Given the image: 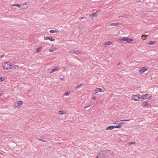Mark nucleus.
<instances>
[{
	"label": "nucleus",
	"mask_w": 158,
	"mask_h": 158,
	"mask_svg": "<svg viewBox=\"0 0 158 158\" xmlns=\"http://www.w3.org/2000/svg\"><path fill=\"white\" fill-rule=\"evenodd\" d=\"M135 143V142H130L128 143L129 144H134Z\"/></svg>",
	"instance_id": "nucleus-31"
},
{
	"label": "nucleus",
	"mask_w": 158,
	"mask_h": 158,
	"mask_svg": "<svg viewBox=\"0 0 158 158\" xmlns=\"http://www.w3.org/2000/svg\"><path fill=\"white\" fill-rule=\"evenodd\" d=\"M60 69V67H57L56 68H54L53 69H52V71H51L50 72V73H53V72H54L56 71H58Z\"/></svg>",
	"instance_id": "nucleus-10"
},
{
	"label": "nucleus",
	"mask_w": 158,
	"mask_h": 158,
	"mask_svg": "<svg viewBox=\"0 0 158 158\" xmlns=\"http://www.w3.org/2000/svg\"><path fill=\"white\" fill-rule=\"evenodd\" d=\"M85 28V27H80L79 28V29H80V30H84Z\"/></svg>",
	"instance_id": "nucleus-32"
},
{
	"label": "nucleus",
	"mask_w": 158,
	"mask_h": 158,
	"mask_svg": "<svg viewBox=\"0 0 158 158\" xmlns=\"http://www.w3.org/2000/svg\"><path fill=\"white\" fill-rule=\"evenodd\" d=\"M119 40L121 41H125L127 43H130L131 42L133 41V39L127 37H124L121 39H119Z\"/></svg>",
	"instance_id": "nucleus-3"
},
{
	"label": "nucleus",
	"mask_w": 158,
	"mask_h": 158,
	"mask_svg": "<svg viewBox=\"0 0 158 158\" xmlns=\"http://www.w3.org/2000/svg\"><path fill=\"white\" fill-rule=\"evenodd\" d=\"M44 38L45 40H49L51 41H53L55 40V39L52 38V37L46 36H44Z\"/></svg>",
	"instance_id": "nucleus-9"
},
{
	"label": "nucleus",
	"mask_w": 158,
	"mask_h": 158,
	"mask_svg": "<svg viewBox=\"0 0 158 158\" xmlns=\"http://www.w3.org/2000/svg\"><path fill=\"white\" fill-rule=\"evenodd\" d=\"M123 123H122L121 122H120V124H123Z\"/></svg>",
	"instance_id": "nucleus-42"
},
{
	"label": "nucleus",
	"mask_w": 158,
	"mask_h": 158,
	"mask_svg": "<svg viewBox=\"0 0 158 158\" xmlns=\"http://www.w3.org/2000/svg\"><path fill=\"white\" fill-rule=\"evenodd\" d=\"M120 64V62H119V63H118L117 64V65L118 66V65H119Z\"/></svg>",
	"instance_id": "nucleus-38"
},
{
	"label": "nucleus",
	"mask_w": 158,
	"mask_h": 158,
	"mask_svg": "<svg viewBox=\"0 0 158 158\" xmlns=\"http://www.w3.org/2000/svg\"><path fill=\"white\" fill-rule=\"evenodd\" d=\"M2 95V94L0 93V96H1Z\"/></svg>",
	"instance_id": "nucleus-44"
},
{
	"label": "nucleus",
	"mask_w": 158,
	"mask_h": 158,
	"mask_svg": "<svg viewBox=\"0 0 158 158\" xmlns=\"http://www.w3.org/2000/svg\"><path fill=\"white\" fill-rule=\"evenodd\" d=\"M114 128V126H109V127H107L106 128V130H108L109 129H110V130H112Z\"/></svg>",
	"instance_id": "nucleus-19"
},
{
	"label": "nucleus",
	"mask_w": 158,
	"mask_h": 158,
	"mask_svg": "<svg viewBox=\"0 0 158 158\" xmlns=\"http://www.w3.org/2000/svg\"><path fill=\"white\" fill-rule=\"evenodd\" d=\"M143 36L147 37L148 36V35H142V36Z\"/></svg>",
	"instance_id": "nucleus-37"
},
{
	"label": "nucleus",
	"mask_w": 158,
	"mask_h": 158,
	"mask_svg": "<svg viewBox=\"0 0 158 158\" xmlns=\"http://www.w3.org/2000/svg\"><path fill=\"white\" fill-rule=\"evenodd\" d=\"M11 6H16L18 7H20V5L19 4H15L12 5H11Z\"/></svg>",
	"instance_id": "nucleus-23"
},
{
	"label": "nucleus",
	"mask_w": 158,
	"mask_h": 158,
	"mask_svg": "<svg viewBox=\"0 0 158 158\" xmlns=\"http://www.w3.org/2000/svg\"><path fill=\"white\" fill-rule=\"evenodd\" d=\"M70 94V91H69V92H66L65 94H64V95H66V96H69V94Z\"/></svg>",
	"instance_id": "nucleus-28"
},
{
	"label": "nucleus",
	"mask_w": 158,
	"mask_h": 158,
	"mask_svg": "<svg viewBox=\"0 0 158 158\" xmlns=\"http://www.w3.org/2000/svg\"><path fill=\"white\" fill-rule=\"evenodd\" d=\"M150 95L148 94H145V95H144L143 96H142L141 95V98L140 99L141 101H143L144 99H148L150 97H151Z\"/></svg>",
	"instance_id": "nucleus-5"
},
{
	"label": "nucleus",
	"mask_w": 158,
	"mask_h": 158,
	"mask_svg": "<svg viewBox=\"0 0 158 158\" xmlns=\"http://www.w3.org/2000/svg\"><path fill=\"white\" fill-rule=\"evenodd\" d=\"M83 85H84V84L83 83H81V84H79V85H77V87H76V89H77L80 88Z\"/></svg>",
	"instance_id": "nucleus-20"
},
{
	"label": "nucleus",
	"mask_w": 158,
	"mask_h": 158,
	"mask_svg": "<svg viewBox=\"0 0 158 158\" xmlns=\"http://www.w3.org/2000/svg\"><path fill=\"white\" fill-rule=\"evenodd\" d=\"M120 24H121L119 23H112L110 24V26H118Z\"/></svg>",
	"instance_id": "nucleus-15"
},
{
	"label": "nucleus",
	"mask_w": 158,
	"mask_h": 158,
	"mask_svg": "<svg viewBox=\"0 0 158 158\" xmlns=\"http://www.w3.org/2000/svg\"><path fill=\"white\" fill-rule=\"evenodd\" d=\"M23 104V102L19 101L17 103H14V106L18 108H19L21 105Z\"/></svg>",
	"instance_id": "nucleus-7"
},
{
	"label": "nucleus",
	"mask_w": 158,
	"mask_h": 158,
	"mask_svg": "<svg viewBox=\"0 0 158 158\" xmlns=\"http://www.w3.org/2000/svg\"><path fill=\"white\" fill-rule=\"evenodd\" d=\"M67 68L66 67H64V70H65Z\"/></svg>",
	"instance_id": "nucleus-40"
},
{
	"label": "nucleus",
	"mask_w": 158,
	"mask_h": 158,
	"mask_svg": "<svg viewBox=\"0 0 158 158\" xmlns=\"http://www.w3.org/2000/svg\"><path fill=\"white\" fill-rule=\"evenodd\" d=\"M141 98V95L139 94L133 95L132 97V99L134 100L135 101H137L138 99H140Z\"/></svg>",
	"instance_id": "nucleus-4"
},
{
	"label": "nucleus",
	"mask_w": 158,
	"mask_h": 158,
	"mask_svg": "<svg viewBox=\"0 0 158 158\" xmlns=\"http://www.w3.org/2000/svg\"><path fill=\"white\" fill-rule=\"evenodd\" d=\"M66 113V112L64 110H60L59 112V114L60 115H62L63 114H65Z\"/></svg>",
	"instance_id": "nucleus-17"
},
{
	"label": "nucleus",
	"mask_w": 158,
	"mask_h": 158,
	"mask_svg": "<svg viewBox=\"0 0 158 158\" xmlns=\"http://www.w3.org/2000/svg\"><path fill=\"white\" fill-rule=\"evenodd\" d=\"M26 2H25V3H24V4H25V5H26Z\"/></svg>",
	"instance_id": "nucleus-45"
},
{
	"label": "nucleus",
	"mask_w": 158,
	"mask_h": 158,
	"mask_svg": "<svg viewBox=\"0 0 158 158\" xmlns=\"http://www.w3.org/2000/svg\"><path fill=\"white\" fill-rule=\"evenodd\" d=\"M5 79V78L4 77H2L0 78V82L2 81Z\"/></svg>",
	"instance_id": "nucleus-26"
},
{
	"label": "nucleus",
	"mask_w": 158,
	"mask_h": 158,
	"mask_svg": "<svg viewBox=\"0 0 158 158\" xmlns=\"http://www.w3.org/2000/svg\"><path fill=\"white\" fill-rule=\"evenodd\" d=\"M112 44V43L110 41H108L105 42L103 44L104 47H105L107 45H110Z\"/></svg>",
	"instance_id": "nucleus-14"
},
{
	"label": "nucleus",
	"mask_w": 158,
	"mask_h": 158,
	"mask_svg": "<svg viewBox=\"0 0 158 158\" xmlns=\"http://www.w3.org/2000/svg\"><path fill=\"white\" fill-rule=\"evenodd\" d=\"M111 152L108 150H106L102 151L99 152L96 156V158H106V156L108 155V154H110Z\"/></svg>",
	"instance_id": "nucleus-1"
},
{
	"label": "nucleus",
	"mask_w": 158,
	"mask_h": 158,
	"mask_svg": "<svg viewBox=\"0 0 158 158\" xmlns=\"http://www.w3.org/2000/svg\"><path fill=\"white\" fill-rule=\"evenodd\" d=\"M56 49L55 48H53L50 49V50H49V52H53V51H55V50H56Z\"/></svg>",
	"instance_id": "nucleus-27"
},
{
	"label": "nucleus",
	"mask_w": 158,
	"mask_h": 158,
	"mask_svg": "<svg viewBox=\"0 0 158 158\" xmlns=\"http://www.w3.org/2000/svg\"><path fill=\"white\" fill-rule=\"evenodd\" d=\"M128 120H120L119 121H115L114 123V124H119L120 125V122L123 121V122H124V121H127Z\"/></svg>",
	"instance_id": "nucleus-12"
},
{
	"label": "nucleus",
	"mask_w": 158,
	"mask_h": 158,
	"mask_svg": "<svg viewBox=\"0 0 158 158\" xmlns=\"http://www.w3.org/2000/svg\"><path fill=\"white\" fill-rule=\"evenodd\" d=\"M150 104L148 102H143L142 104V106H149Z\"/></svg>",
	"instance_id": "nucleus-13"
},
{
	"label": "nucleus",
	"mask_w": 158,
	"mask_h": 158,
	"mask_svg": "<svg viewBox=\"0 0 158 158\" xmlns=\"http://www.w3.org/2000/svg\"><path fill=\"white\" fill-rule=\"evenodd\" d=\"M104 91L101 88H97L95 90V94H96L98 92H104Z\"/></svg>",
	"instance_id": "nucleus-11"
},
{
	"label": "nucleus",
	"mask_w": 158,
	"mask_h": 158,
	"mask_svg": "<svg viewBox=\"0 0 158 158\" xmlns=\"http://www.w3.org/2000/svg\"><path fill=\"white\" fill-rule=\"evenodd\" d=\"M69 53H74L77 54H81V51H75L74 50H70L69 51Z\"/></svg>",
	"instance_id": "nucleus-8"
},
{
	"label": "nucleus",
	"mask_w": 158,
	"mask_h": 158,
	"mask_svg": "<svg viewBox=\"0 0 158 158\" xmlns=\"http://www.w3.org/2000/svg\"><path fill=\"white\" fill-rule=\"evenodd\" d=\"M93 99L94 100H96V97H94L93 98Z\"/></svg>",
	"instance_id": "nucleus-36"
},
{
	"label": "nucleus",
	"mask_w": 158,
	"mask_h": 158,
	"mask_svg": "<svg viewBox=\"0 0 158 158\" xmlns=\"http://www.w3.org/2000/svg\"><path fill=\"white\" fill-rule=\"evenodd\" d=\"M44 48L43 47L41 46L36 49V51L37 52H39L41 50H42L43 48Z\"/></svg>",
	"instance_id": "nucleus-16"
},
{
	"label": "nucleus",
	"mask_w": 158,
	"mask_h": 158,
	"mask_svg": "<svg viewBox=\"0 0 158 158\" xmlns=\"http://www.w3.org/2000/svg\"><path fill=\"white\" fill-rule=\"evenodd\" d=\"M84 17H81V18H79V20H81V19H84Z\"/></svg>",
	"instance_id": "nucleus-34"
},
{
	"label": "nucleus",
	"mask_w": 158,
	"mask_h": 158,
	"mask_svg": "<svg viewBox=\"0 0 158 158\" xmlns=\"http://www.w3.org/2000/svg\"><path fill=\"white\" fill-rule=\"evenodd\" d=\"M49 32H50V33H55V32H57V31H56V30H50L49 31Z\"/></svg>",
	"instance_id": "nucleus-22"
},
{
	"label": "nucleus",
	"mask_w": 158,
	"mask_h": 158,
	"mask_svg": "<svg viewBox=\"0 0 158 158\" xmlns=\"http://www.w3.org/2000/svg\"><path fill=\"white\" fill-rule=\"evenodd\" d=\"M12 66H11V68L14 67L15 69H16L18 68L19 67V66L18 65H13V64H12Z\"/></svg>",
	"instance_id": "nucleus-24"
},
{
	"label": "nucleus",
	"mask_w": 158,
	"mask_h": 158,
	"mask_svg": "<svg viewBox=\"0 0 158 158\" xmlns=\"http://www.w3.org/2000/svg\"><path fill=\"white\" fill-rule=\"evenodd\" d=\"M89 18H93V17L92 16V15H90L89 16Z\"/></svg>",
	"instance_id": "nucleus-33"
},
{
	"label": "nucleus",
	"mask_w": 158,
	"mask_h": 158,
	"mask_svg": "<svg viewBox=\"0 0 158 158\" xmlns=\"http://www.w3.org/2000/svg\"><path fill=\"white\" fill-rule=\"evenodd\" d=\"M122 127V126L121 125H119L118 126H114V128H121Z\"/></svg>",
	"instance_id": "nucleus-21"
},
{
	"label": "nucleus",
	"mask_w": 158,
	"mask_h": 158,
	"mask_svg": "<svg viewBox=\"0 0 158 158\" xmlns=\"http://www.w3.org/2000/svg\"><path fill=\"white\" fill-rule=\"evenodd\" d=\"M37 139H38L40 141H43V142H46V141H44V140H42V139H39L38 138H37Z\"/></svg>",
	"instance_id": "nucleus-30"
},
{
	"label": "nucleus",
	"mask_w": 158,
	"mask_h": 158,
	"mask_svg": "<svg viewBox=\"0 0 158 158\" xmlns=\"http://www.w3.org/2000/svg\"><path fill=\"white\" fill-rule=\"evenodd\" d=\"M91 105V104H90L89 105H88V106H85V108H87L88 107H89V106H90Z\"/></svg>",
	"instance_id": "nucleus-35"
},
{
	"label": "nucleus",
	"mask_w": 158,
	"mask_h": 158,
	"mask_svg": "<svg viewBox=\"0 0 158 158\" xmlns=\"http://www.w3.org/2000/svg\"><path fill=\"white\" fill-rule=\"evenodd\" d=\"M148 69L145 67H142L140 68L139 69V72L140 73H143L145 71L147 70Z\"/></svg>",
	"instance_id": "nucleus-6"
},
{
	"label": "nucleus",
	"mask_w": 158,
	"mask_h": 158,
	"mask_svg": "<svg viewBox=\"0 0 158 158\" xmlns=\"http://www.w3.org/2000/svg\"><path fill=\"white\" fill-rule=\"evenodd\" d=\"M4 56V55H2L1 56V57H2Z\"/></svg>",
	"instance_id": "nucleus-41"
},
{
	"label": "nucleus",
	"mask_w": 158,
	"mask_h": 158,
	"mask_svg": "<svg viewBox=\"0 0 158 158\" xmlns=\"http://www.w3.org/2000/svg\"><path fill=\"white\" fill-rule=\"evenodd\" d=\"M99 10H98V11H97L96 12H94L92 14V16L93 17H96L97 16V15H96L97 13H99Z\"/></svg>",
	"instance_id": "nucleus-18"
},
{
	"label": "nucleus",
	"mask_w": 158,
	"mask_h": 158,
	"mask_svg": "<svg viewBox=\"0 0 158 158\" xmlns=\"http://www.w3.org/2000/svg\"><path fill=\"white\" fill-rule=\"evenodd\" d=\"M113 154H114V153L113 152H112L111 154V155H113Z\"/></svg>",
	"instance_id": "nucleus-43"
},
{
	"label": "nucleus",
	"mask_w": 158,
	"mask_h": 158,
	"mask_svg": "<svg viewBox=\"0 0 158 158\" xmlns=\"http://www.w3.org/2000/svg\"><path fill=\"white\" fill-rule=\"evenodd\" d=\"M144 0H136V2H142L144 1Z\"/></svg>",
	"instance_id": "nucleus-29"
},
{
	"label": "nucleus",
	"mask_w": 158,
	"mask_h": 158,
	"mask_svg": "<svg viewBox=\"0 0 158 158\" xmlns=\"http://www.w3.org/2000/svg\"><path fill=\"white\" fill-rule=\"evenodd\" d=\"M11 64L9 62H5L2 64L3 68L4 69L7 70L11 68Z\"/></svg>",
	"instance_id": "nucleus-2"
},
{
	"label": "nucleus",
	"mask_w": 158,
	"mask_h": 158,
	"mask_svg": "<svg viewBox=\"0 0 158 158\" xmlns=\"http://www.w3.org/2000/svg\"><path fill=\"white\" fill-rule=\"evenodd\" d=\"M155 43V41H150L149 42L148 44L149 45H153Z\"/></svg>",
	"instance_id": "nucleus-25"
},
{
	"label": "nucleus",
	"mask_w": 158,
	"mask_h": 158,
	"mask_svg": "<svg viewBox=\"0 0 158 158\" xmlns=\"http://www.w3.org/2000/svg\"><path fill=\"white\" fill-rule=\"evenodd\" d=\"M60 79L62 80V81H63L64 80V79L62 77H60Z\"/></svg>",
	"instance_id": "nucleus-39"
}]
</instances>
